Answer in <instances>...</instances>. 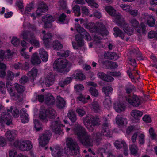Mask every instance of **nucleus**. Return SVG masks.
<instances>
[{
	"label": "nucleus",
	"mask_w": 157,
	"mask_h": 157,
	"mask_svg": "<svg viewBox=\"0 0 157 157\" xmlns=\"http://www.w3.org/2000/svg\"><path fill=\"white\" fill-rule=\"evenodd\" d=\"M113 89L110 86H107L103 87L102 89L103 93L106 96L111 94L113 91Z\"/></svg>",
	"instance_id": "35"
},
{
	"label": "nucleus",
	"mask_w": 157,
	"mask_h": 157,
	"mask_svg": "<svg viewBox=\"0 0 157 157\" xmlns=\"http://www.w3.org/2000/svg\"><path fill=\"white\" fill-rule=\"evenodd\" d=\"M73 10L75 15L79 16L80 15V9L78 5H75L73 7Z\"/></svg>",
	"instance_id": "49"
},
{
	"label": "nucleus",
	"mask_w": 157,
	"mask_h": 157,
	"mask_svg": "<svg viewBox=\"0 0 157 157\" xmlns=\"http://www.w3.org/2000/svg\"><path fill=\"white\" fill-rule=\"evenodd\" d=\"M92 108L95 112L99 113L101 111L99 105L96 101H94L92 104Z\"/></svg>",
	"instance_id": "45"
},
{
	"label": "nucleus",
	"mask_w": 157,
	"mask_h": 157,
	"mask_svg": "<svg viewBox=\"0 0 157 157\" xmlns=\"http://www.w3.org/2000/svg\"><path fill=\"white\" fill-rule=\"evenodd\" d=\"M34 127L36 131H39L42 129L41 124L37 120L34 119Z\"/></svg>",
	"instance_id": "47"
},
{
	"label": "nucleus",
	"mask_w": 157,
	"mask_h": 157,
	"mask_svg": "<svg viewBox=\"0 0 157 157\" xmlns=\"http://www.w3.org/2000/svg\"><path fill=\"white\" fill-rule=\"evenodd\" d=\"M114 108L116 112L120 113L125 110V107L123 103L117 102L114 103Z\"/></svg>",
	"instance_id": "21"
},
{
	"label": "nucleus",
	"mask_w": 157,
	"mask_h": 157,
	"mask_svg": "<svg viewBox=\"0 0 157 157\" xmlns=\"http://www.w3.org/2000/svg\"><path fill=\"white\" fill-rule=\"evenodd\" d=\"M120 7L125 11L129 13L131 9V6L128 5L122 4L120 5Z\"/></svg>",
	"instance_id": "57"
},
{
	"label": "nucleus",
	"mask_w": 157,
	"mask_h": 157,
	"mask_svg": "<svg viewBox=\"0 0 157 157\" xmlns=\"http://www.w3.org/2000/svg\"><path fill=\"white\" fill-rule=\"evenodd\" d=\"M50 149L52 151V155L53 157H61L63 154V149L59 146H55L51 147Z\"/></svg>",
	"instance_id": "17"
},
{
	"label": "nucleus",
	"mask_w": 157,
	"mask_h": 157,
	"mask_svg": "<svg viewBox=\"0 0 157 157\" xmlns=\"http://www.w3.org/2000/svg\"><path fill=\"white\" fill-rule=\"evenodd\" d=\"M14 53L13 52H11L10 50H7L6 52L2 50H0V69H5L6 68L5 64L1 62L3 59H9Z\"/></svg>",
	"instance_id": "10"
},
{
	"label": "nucleus",
	"mask_w": 157,
	"mask_h": 157,
	"mask_svg": "<svg viewBox=\"0 0 157 157\" xmlns=\"http://www.w3.org/2000/svg\"><path fill=\"white\" fill-rule=\"evenodd\" d=\"M131 116L135 119L139 120L143 115V113L139 110L134 109L130 113Z\"/></svg>",
	"instance_id": "27"
},
{
	"label": "nucleus",
	"mask_w": 157,
	"mask_h": 157,
	"mask_svg": "<svg viewBox=\"0 0 157 157\" xmlns=\"http://www.w3.org/2000/svg\"><path fill=\"white\" fill-rule=\"evenodd\" d=\"M141 18L142 20H144V21L146 22L149 26L153 27L155 25V21L154 17L152 15L145 13L142 15Z\"/></svg>",
	"instance_id": "15"
},
{
	"label": "nucleus",
	"mask_w": 157,
	"mask_h": 157,
	"mask_svg": "<svg viewBox=\"0 0 157 157\" xmlns=\"http://www.w3.org/2000/svg\"><path fill=\"white\" fill-rule=\"evenodd\" d=\"M138 140L139 143L141 145H143L145 142V136L143 133L140 134L138 136Z\"/></svg>",
	"instance_id": "48"
},
{
	"label": "nucleus",
	"mask_w": 157,
	"mask_h": 157,
	"mask_svg": "<svg viewBox=\"0 0 157 157\" xmlns=\"http://www.w3.org/2000/svg\"><path fill=\"white\" fill-rule=\"evenodd\" d=\"M52 47L54 50H58L63 47V45L59 42L56 41L53 42Z\"/></svg>",
	"instance_id": "46"
},
{
	"label": "nucleus",
	"mask_w": 157,
	"mask_h": 157,
	"mask_svg": "<svg viewBox=\"0 0 157 157\" xmlns=\"http://www.w3.org/2000/svg\"><path fill=\"white\" fill-rule=\"evenodd\" d=\"M121 23V25L118 26L121 27L128 35L132 34L134 30L139 33L145 34L146 33V27L144 23H141L140 26L138 21L135 18L132 19L130 20L129 23L131 27L129 26L128 24L126 23L124 19L123 22Z\"/></svg>",
	"instance_id": "2"
},
{
	"label": "nucleus",
	"mask_w": 157,
	"mask_h": 157,
	"mask_svg": "<svg viewBox=\"0 0 157 157\" xmlns=\"http://www.w3.org/2000/svg\"><path fill=\"white\" fill-rule=\"evenodd\" d=\"M62 126V125L59 120H53L51 123L50 128L53 132L55 133L59 134L62 132V129L61 127Z\"/></svg>",
	"instance_id": "12"
},
{
	"label": "nucleus",
	"mask_w": 157,
	"mask_h": 157,
	"mask_svg": "<svg viewBox=\"0 0 157 157\" xmlns=\"http://www.w3.org/2000/svg\"><path fill=\"white\" fill-rule=\"evenodd\" d=\"M76 111L78 115L81 117L83 116L86 113V111L82 108H78L76 109Z\"/></svg>",
	"instance_id": "60"
},
{
	"label": "nucleus",
	"mask_w": 157,
	"mask_h": 157,
	"mask_svg": "<svg viewBox=\"0 0 157 157\" xmlns=\"http://www.w3.org/2000/svg\"><path fill=\"white\" fill-rule=\"evenodd\" d=\"M19 73L14 74L12 72L10 71H8L7 72V75L8 77L10 78H17L19 75Z\"/></svg>",
	"instance_id": "61"
},
{
	"label": "nucleus",
	"mask_w": 157,
	"mask_h": 157,
	"mask_svg": "<svg viewBox=\"0 0 157 157\" xmlns=\"http://www.w3.org/2000/svg\"><path fill=\"white\" fill-rule=\"evenodd\" d=\"M45 102L48 105H53L54 104L55 99L52 94L47 93L45 94Z\"/></svg>",
	"instance_id": "22"
},
{
	"label": "nucleus",
	"mask_w": 157,
	"mask_h": 157,
	"mask_svg": "<svg viewBox=\"0 0 157 157\" xmlns=\"http://www.w3.org/2000/svg\"><path fill=\"white\" fill-rule=\"evenodd\" d=\"M111 145L108 143L104 145L101 149H100L101 155H102V153H105L108 152L111 148Z\"/></svg>",
	"instance_id": "44"
},
{
	"label": "nucleus",
	"mask_w": 157,
	"mask_h": 157,
	"mask_svg": "<svg viewBox=\"0 0 157 157\" xmlns=\"http://www.w3.org/2000/svg\"><path fill=\"white\" fill-rule=\"evenodd\" d=\"M42 33L43 36L42 38V40L46 47L48 48H49L51 46L50 41L52 35L49 33H46L45 31L44 30L42 31Z\"/></svg>",
	"instance_id": "16"
},
{
	"label": "nucleus",
	"mask_w": 157,
	"mask_h": 157,
	"mask_svg": "<svg viewBox=\"0 0 157 157\" xmlns=\"http://www.w3.org/2000/svg\"><path fill=\"white\" fill-rule=\"evenodd\" d=\"M47 115L48 116V119L50 118H54L56 116V113L55 110L52 109H49L47 110Z\"/></svg>",
	"instance_id": "39"
},
{
	"label": "nucleus",
	"mask_w": 157,
	"mask_h": 157,
	"mask_svg": "<svg viewBox=\"0 0 157 157\" xmlns=\"http://www.w3.org/2000/svg\"><path fill=\"white\" fill-rule=\"evenodd\" d=\"M34 35L32 33L27 32L25 30L22 31L20 34V36L22 38L25 40H29L31 39L30 35Z\"/></svg>",
	"instance_id": "34"
},
{
	"label": "nucleus",
	"mask_w": 157,
	"mask_h": 157,
	"mask_svg": "<svg viewBox=\"0 0 157 157\" xmlns=\"http://www.w3.org/2000/svg\"><path fill=\"white\" fill-rule=\"evenodd\" d=\"M114 31L113 34L116 37L119 36L121 39H124L125 35V34L120 30L117 27H115L113 29Z\"/></svg>",
	"instance_id": "29"
},
{
	"label": "nucleus",
	"mask_w": 157,
	"mask_h": 157,
	"mask_svg": "<svg viewBox=\"0 0 157 157\" xmlns=\"http://www.w3.org/2000/svg\"><path fill=\"white\" fill-rule=\"evenodd\" d=\"M70 52L69 51H66L62 52H58L57 55L59 56L63 57H67L69 55Z\"/></svg>",
	"instance_id": "58"
},
{
	"label": "nucleus",
	"mask_w": 157,
	"mask_h": 157,
	"mask_svg": "<svg viewBox=\"0 0 157 157\" xmlns=\"http://www.w3.org/2000/svg\"><path fill=\"white\" fill-rule=\"evenodd\" d=\"M116 124L119 126L125 125L127 123V119L124 117L118 115L116 118Z\"/></svg>",
	"instance_id": "25"
},
{
	"label": "nucleus",
	"mask_w": 157,
	"mask_h": 157,
	"mask_svg": "<svg viewBox=\"0 0 157 157\" xmlns=\"http://www.w3.org/2000/svg\"><path fill=\"white\" fill-rule=\"evenodd\" d=\"M42 20L44 24V27L50 28L51 26L52 23L54 21V18L50 15H47L42 17Z\"/></svg>",
	"instance_id": "19"
},
{
	"label": "nucleus",
	"mask_w": 157,
	"mask_h": 157,
	"mask_svg": "<svg viewBox=\"0 0 157 157\" xmlns=\"http://www.w3.org/2000/svg\"><path fill=\"white\" fill-rule=\"evenodd\" d=\"M114 145L117 149H120L122 147L124 149L127 148V146L124 141L121 139L117 140L114 143Z\"/></svg>",
	"instance_id": "26"
},
{
	"label": "nucleus",
	"mask_w": 157,
	"mask_h": 157,
	"mask_svg": "<svg viewBox=\"0 0 157 157\" xmlns=\"http://www.w3.org/2000/svg\"><path fill=\"white\" fill-rule=\"evenodd\" d=\"M23 27L24 28H28L34 30L35 29V26L34 25H31L29 22H26L25 21L23 25Z\"/></svg>",
	"instance_id": "50"
},
{
	"label": "nucleus",
	"mask_w": 157,
	"mask_h": 157,
	"mask_svg": "<svg viewBox=\"0 0 157 157\" xmlns=\"http://www.w3.org/2000/svg\"><path fill=\"white\" fill-rule=\"evenodd\" d=\"M71 64L65 59H58L54 62L53 67L59 72L67 73L70 70Z\"/></svg>",
	"instance_id": "4"
},
{
	"label": "nucleus",
	"mask_w": 157,
	"mask_h": 157,
	"mask_svg": "<svg viewBox=\"0 0 157 157\" xmlns=\"http://www.w3.org/2000/svg\"><path fill=\"white\" fill-rule=\"evenodd\" d=\"M14 85L15 88L18 93H22L25 91V88L23 86L17 83H15Z\"/></svg>",
	"instance_id": "43"
},
{
	"label": "nucleus",
	"mask_w": 157,
	"mask_h": 157,
	"mask_svg": "<svg viewBox=\"0 0 157 157\" xmlns=\"http://www.w3.org/2000/svg\"><path fill=\"white\" fill-rule=\"evenodd\" d=\"M89 90L93 96L96 97L98 96L99 94L98 91L95 88L90 87Z\"/></svg>",
	"instance_id": "54"
},
{
	"label": "nucleus",
	"mask_w": 157,
	"mask_h": 157,
	"mask_svg": "<svg viewBox=\"0 0 157 157\" xmlns=\"http://www.w3.org/2000/svg\"><path fill=\"white\" fill-rule=\"evenodd\" d=\"M7 144V141L6 139L2 137H0V147L5 146Z\"/></svg>",
	"instance_id": "63"
},
{
	"label": "nucleus",
	"mask_w": 157,
	"mask_h": 157,
	"mask_svg": "<svg viewBox=\"0 0 157 157\" xmlns=\"http://www.w3.org/2000/svg\"><path fill=\"white\" fill-rule=\"evenodd\" d=\"M51 136V134L49 131L44 132L43 134L39 136L38 139L39 145L44 147L48 143Z\"/></svg>",
	"instance_id": "11"
},
{
	"label": "nucleus",
	"mask_w": 157,
	"mask_h": 157,
	"mask_svg": "<svg viewBox=\"0 0 157 157\" xmlns=\"http://www.w3.org/2000/svg\"><path fill=\"white\" fill-rule=\"evenodd\" d=\"M125 100L129 104L135 107H138L143 103L142 98L135 95L132 97L126 96Z\"/></svg>",
	"instance_id": "8"
},
{
	"label": "nucleus",
	"mask_w": 157,
	"mask_h": 157,
	"mask_svg": "<svg viewBox=\"0 0 157 157\" xmlns=\"http://www.w3.org/2000/svg\"><path fill=\"white\" fill-rule=\"evenodd\" d=\"M39 53L43 61L46 62L48 61V56L47 52L44 49L40 48L39 50Z\"/></svg>",
	"instance_id": "30"
},
{
	"label": "nucleus",
	"mask_w": 157,
	"mask_h": 157,
	"mask_svg": "<svg viewBox=\"0 0 157 157\" xmlns=\"http://www.w3.org/2000/svg\"><path fill=\"white\" fill-rule=\"evenodd\" d=\"M74 88L76 92L78 93L83 91L84 90V87L83 85L80 84L75 85Z\"/></svg>",
	"instance_id": "52"
},
{
	"label": "nucleus",
	"mask_w": 157,
	"mask_h": 157,
	"mask_svg": "<svg viewBox=\"0 0 157 157\" xmlns=\"http://www.w3.org/2000/svg\"><path fill=\"white\" fill-rule=\"evenodd\" d=\"M44 82L47 86H49L53 84L54 80L53 79H44L43 81V83Z\"/></svg>",
	"instance_id": "56"
},
{
	"label": "nucleus",
	"mask_w": 157,
	"mask_h": 157,
	"mask_svg": "<svg viewBox=\"0 0 157 157\" xmlns=\"http://www.w3.org/2000/svg\"><path fill=\"white\" fill-rule=\"evenodd\" d=\"M37 74V69L35 68H33L28 73L27 75L31 78H35L36 77Z\"/></svg>",
	"instance_id": "40"
},
{
	"label": "nucleus",
	"mask_w": 157,
	"mask_h": 157,
	"mask_svg": "<svg viewBox=\"0 0 157 157\" xmlns=\"http://www.w3.org/2000/svg\"><path fill=\"white\" fill-rule=\"evenodd\" d=\"M105 9L109 15L114 17L113 21L115 23L118 25H121V22L124 21V18L120 13H116L115 10L110 6L105 7Z\"/></svg>",
	"instance_id": "7"
},
{
	"label": "nucleus",
	"mask_w": 157,
	"mask_h": 157,
	"mask_svg": "<svg viewBox=\"0 0 157 157\" xmlns=\"http://www.w3.org/2000/svg\"><path fill=\"white\" fill-rule=\"evenodd\" d=\"M33 8V5L32 3H30L27 5L25 10L24 13L25 14H29L31 10Z\"/></svg>",
	"instance_id": "51"
},
{
	"label": "nucleus",
	"mask_w": 157,
	"mask_h": 157,
	"mask_svg": "<svg viewBox=\"0 0 157 157\" xmlns=\"http://www.w3.org/2000/svg\"><path fill=\"white\" fill-rule=\"evenodd\" d=\"M90 6L97 8L98 7V4L94 0H85Z\"/></svg>",
	"instance_id": "53"
},
{
	"label": "nucleus",
	"mask_w": 157,
	"mask_h": 157,
	"mask_svg": "<svg viewBox=\"0 0 157 157\" xmlns=\"http://www.w3.org/2000/svg\"><path fill=\"white\" fill-rule=\"evenodd\" d=\"M75 28L78 32L82 34L86 40L88 41L91 40V37L89 33L85 30L83 28L81 27L79 24H75Z\"/></svg>",
	"instance_id": "13"
},
{
	"label": "nucleus",
	"mask_w": 157,
	"mask_h": 157,
	"mask_svg": "<svg viewBox=\"0 0 157 157\" xmlns=\"http://www.w3.org/2000/svg\"><path fill=\"white\" fill-rule=\"evenodd\" d=\"M129 149L131 154L133 155H136L138 150L137 145L133 144L129 146Z\"/></svg>",
	"instance_id": "42"
},
{
	"label": "nucleus",
	"mask_w": 157,
	"mask_h": 157,
	"mask_svg": "<svg viewBox=\"0 0 157 157\" xmlns=\"http://www.w3.org/2000/svg\"><path fill=\"white\" fill-rule=\"evenodd\" d=\"M100 119L98 117L88 114L83 118V123L88 130L90 132L94 130L93 127L99 124Z\"/></svg>",
	"instance_id": "5"
},
{
	"label": "nucleus",
	"mask_w": 157,
	"mask_h": 157,
	"mask_svg": "<svg viewBox=\"0 0 157 157\" xmlns=\"http://www.w3.org/2000/svg\"><path fill=\"white\" fill-rule=\"evenodd\" d=\"M103 104L105 107L108 108L111 106V100L109 97L106 98L103 102Z\"/></svg>",
	"instance_id": "55"
},
{
	"label": "nucleus",
	"mask_w": 157,
	"mask_h": 157,
	"mask_svg": "<svg viewBox=\"0 0 157 157\" xmlns=\"http://www.w3.org/2000/svg\"><path fill=\"white\" fill-rule=\"evenodd\" d=\"M66 142L67 147L64 149L65 153L66 155H76L79 152V147L77 144L71 138H67Z\"/></svg>",
	"instance_id": "6"
},
{
	"label": "nucleus",
	"mask_w": 157,
	"mask_h": 157,
	"mask_svg": "<svg viewBox=\"0 0 157 157\" xmlns=\"http://www.w3.org/2000/svg\"><path fill=\"white\" fill-rule=\"evenodd\" d=\"M21 119L23 123H27L29 121L28 114L26 113V110L25 109H22L21 110Z\"/></svg>",
	"instance_id": "23"
},
{
	"label": "nucleus",
	"mask_w": 157,
	"mask_h": 157,
	"mask_svg": "<svg viewBox=\"0 0 157 157\" xmlns=\"http://www.w3.org/2000/svg\"><path fill=\"white\" fill-rule=\"evenodd\" d=\"M31 62L34 65H36L40 64L41 60L38 56L37 53L33 54L31 58Z\"/></svg>",
	"instance_id": "32"
},
{
	"label": "nucleus",
	"mask_w": 157,
	"mask_h": 157,
	"mask_svg": "<svg viewBox=\"0 0 157 157\" xmlns=\"http://www.w3.org/2000/svg\"><path fill=\"white\" fill-rule=\"evenodd\" d=\"M58 5L59 6V10H64L67 8V5L65 2L62 1L58 3Z\"/></svg>",
	"instance_id": "64"
},
{
	"label": "nucleus",
	"mask_w": 157,
	"mask_h": 157,
	"mask_svg": "<svg viewBox=\"0 0 157 157\" xmlns=\"http://www.w3.org/2000/svg\"><path fill=\"white\" fill-rule=\"evenodd\" d=\"M66 18V15L64 13H62L58 17V21L60 23L63 24Z\"/></svg>",
	"instance_id": "62"
},
{
	"label": "nucleus",
	"mask_w": 157,
	"mask_h": 157,
	"mask_svg": "<svg viewBox=\"0 0 157 157\" xmlns=\"http://www.w3.org/2000/svg\"><path fill=\"white\" fill-rule=\"evenodd\" d=\"M17 5L19 10L22 12L24 10L23 1L22 0H17Z\"/></svg>",
	"instance_id": "59"
},
{
	"label": "nucleus",
	"mask_w": 157,
	"mask_h": 157,
	"mask_svg": "<svg viewBox=\"0 0 157 157\" xmlns=\"http://www.w3.org/2000/svg\"><path fill=\"white\" fill-rule=\"evenodd\" d=\"M17 134V132L14 130H9L5 133V135L7 139L10 141L13 140Z\"/></svg>",
	"instance_id": "24"
},
{
	"label": "nucleus",
	"mask_w": 157,
	"mask_h": 157,
	"mask_svg": "<svg viewBox=\"0 0 157 157\" xmlns=\"http://www.w3.org/2000/svg\"><path fill=\"white\" fill-rule=\"evenodd\" d=\"M8 112H11L12 115L15 117L17 118L19 116V111L16 108H13L12 107H11L10 109L8 110Z\"/></svg>",
	"instance_id": "41"
},
{
	"label": "nucleus",
	"mask_w": 157,
	"mask_h": 157,
	"mask_svg": "<svg viewBox=\"0 0 157 157\" xmlns=\"http://www.w3.org/2000/svg\"><path fill=\"white\" fill-rule=\"evenodd\" d=\"M67 116L72 122H74L76 120L77 118L75 112L72 110L69 111Z\"/></svg>",
	"instance_id": "37"
},
{
	"label": "nucleus",
	"mask_w": 157,
	"mask_h": 157,
	"mask_svg": "<svg viewBox=\"0 0 157 157\" xmlns=\"http://www.w3.org/2000/svg\"><path fill=\"white\" fill-rule=\"evenodd\" d=\"M105 57L108 59L116 60L118 58V56L117 54L114 52H108L105 53Z\"/></svg>",
	"instance_id": "33"
},
{
	"label": "nucleus",
	"mask_w": 157,
	"mask_h": 157,
	"mask_svg": "<svg viewBox=\"0 0 157 157\" xmlns=\"http://www.w3.org/2000/svg\"><path fill=\"white\" fill-rule=\"evenodd\" d=\"M47 110L44 109L41 110L39 114L40 118L44 121H46L48 120V116L47 115Z\"/></svg>",
	"instance_id": "36"
},
{
	"label": "nucleus",
	"mask_w": 157,
	"mask_h": 157,
	"mask_svg": "<svg viewBox=\"0 0 157 157\" xmlns=\"http://www.w3.org/2000/svg\"><path fill=\"white\" fill-rule=\"evenodd\" d=\"M56 106L59 109H63L65 106V101L64 100L59 96L57 97Z\"/></svg>",
	"instance_id": "28"
},
{
	"label": "nucleus",
	"mask_w": 157,
	"mask_h": 157,
	"mask_svg": "<svg viewBox=\"0 0 157 157\" xmlns=\"http://www.w3.org/2000/svg\"><path fill=\"white\" fill-rule=\"evenodd\" d=\"M48 7L43 2L40 1L38 3V8L36 11V15L40 16L42 13L47 10Z\"/></svg>",
	"instance_id": "18"
},
{
	"label": "nucleus",
	"mask_w": 157,
	"mask_h": 157,
	"mask_svg": "<svg viewBox=\"0 0 157 157\" xmlns=\"http://www.w3.org/2000/svg\"><path fill=\"white\" fill-rule=\"evenodd\" d=\"M14 145L16 147L22 151L30 150L33 147L31 142L29 140L20 141L17 140L14 142Z\"/></svg>",
	"instance_id": "9"
},
{
	"label": "nucleus",
	"mask_w": 157,
	"mask_h": 157,
	"mask_svg": "<svg viewBox=\"0 0 157 157\" xmlns=\"http://www.w3.org/2000/svg\"><path fill=\"white\" fill-rule=\"evenodd\" d=\"M0 123L1 124L5 123L8 125L12 123L11 116L8 112H5L2 114L0 116Z\"/></svg>",
	"instance_id": "14"
},
{
	"label": "nucleus",
	"mask_w": 157,
	"mask_h": 157,
	"mask_svg": "<svg viewBox=\"0 0 157 157\" xmlns=\"http://www.w3.org/2000/svg\"><path fill=\"white\" fill-rule=\"evenodd\" d=\"M73 75L75 78H84L85 76L80 70H78L75 71Z\"/></svg>",
	"instance_id": "38"
},
{
	"label": "nucleus",
	"mask_w": 157,
	"mask_h": 157,
	"mask_svg": "<svg viewBox=\"0 0 157 157\" xmlns=\"http://www.w3.org/2000/svg\"><path fill=\"white\" fill-rule=\"evenodd\" d=\"M66 130L68 133L72 131L73 134L77 135L78 140L82 144L86 146H92L94 139L95 140L96 145H99L101 140V137L102 135L107 137H110L111 135V132L107 123L103 124L101 134L99 133H94L92 136L87 133L85 128L80 124H76L71 130H70V128L67 127L66 128Z\"/></svg>",
	"instance_id": "1"
},
{
	"label": "nucleus",
	"mask_w": 157,
	"mask_h": 157,
	"mask_svg": "<svg viewBox=\"0 0 157 157\" xmlns=\"http://www.w3.org/2000/svg\"><path fill=\"white\" fill-rule=\"evenodd\" d=\"M93 29L96 34L94 38V44L100 43L102 37L109 34V32L106 30L105 25L101 22L96 23Z\"/></svg>",
	"instance_id": "3"
},
{
	"label": "nucleus",
	"mask_w": 157,
	"mask_h": 157,
	"mask_svg": "<svg viewBox=\"0 0 157 157\" xmlns=\"http://www.w3.org/2000/svg\"><path fill=\"white\" fill-rule=\"evenodd\" d=\"M30 39L29 40L30 43L36 48H38L40 47V44L39 41L35 38L34 35H30Z\"/></svg>",
	"instance_id": "31"
},
{
	"label": "nucleus",
	"mask_w": 157,
	"mask_h": 157,
	"mask_svg": "<svg viewBox=\"0 0 157 157\" xmlns=\"http://www.w3.org/2000/svg\"><path fill=\"white\" fill-rule=\"evenodd\" d=\"M75 37L77 44L74 42H72V44L73 48L74 49H78L79 47H82L84 45V40L78 35H76Z\"/></svg>",
	"instance_id": "20"
}]
</instances>
